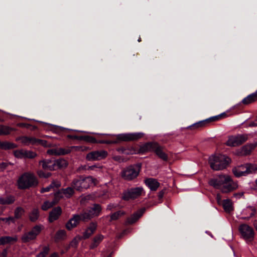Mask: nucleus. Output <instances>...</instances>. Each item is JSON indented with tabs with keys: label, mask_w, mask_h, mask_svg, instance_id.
<instances>
[{
	"label": "nucleus",
	"mask_w": 257,
	"mask_h": 257,
	"mask_svg": "<svg viewBox=\"0 0 257 257\" xmlns=\"http://www.w3.org/2000/svg\"><path fill=\"white\" fill-rule=\"evenodd\" d=\"M209 184L216 189H219L223 193H228L238 188L237 182L232 180L231 177L227 174H220L211 179Z\"/></svg>",
	"instance_id": "obj_1"
},
{
	"label": "nucleus",
	"mask_w": 257,
	"mask_h": 257,
	"mask_svg": "<svg viewBox=\"0 0 257 257\" xmlns=\"http://www.w3.org/2000/svg\"><path fill=\"white\" fill-rule=\"evenodd\" d=\"M100 135H106L114 136L113 135L110 134H100ZM143 133H124L115 135L116 138L115 141H97L94 138L91 136H85L83 139L87 142L91 143H100V144H116L121 141H137L144 136Z\"/></svg>",
	"instance_id": "obj_2"
},
{
	"label": "nucleus",
	"mask_w": 257,
	"mask_h": 257,
	"mask_svg": "<svg viewBox=\"0 0 257 257\" xmlns=\"http://www.w3.org/2000/svg\"><path fill=\"white\" fill-rule=\"evenodd\" d=\"M97 180L92 176L83 177L80 176L75 179L71 183V186L76 190L79 191H83L93 186L96 185Z\"/></svg>",
	"instance_id": "obj_3"
},
{
	"label": "nucleus",
	"mask_w": 257,
	"mask_h": 257,
	"mask_svg": "<svg viewBox=\"0 0 257 257\" xmlns=\"http://www.w3.org/2000/svg\"><path fill=\"white\" fill-rule=\"evenodd\" d=\"M38 181L33 173L27 172L23 174L17 181V185L19 189H26L36 186Z\"/></svg>",
	"instance_id": "obj_4"
},
{
	"label": "nucleus",
	"mask_w": 257,
	"mask_h": 257,
	"mask_svg": "<svg viewBox=\"0 0 257 257\" xmlns=\"http://www.w3.org/2000/svg\"><path fill=\"white\" fill-rule=\"evenodd\" d=\"M230 161V159L228 157L222 155H212L209 158L210 167L214 171L226 168Z\"/></svg>",
	"instance_id": "obj_5"
},
{
	"label": "nucleus",
	"mask_w": 257,
	"mask_h": 257,
	"mask_svg": "<svg viewBox=\"0 0 257 257\" xmlns=\"http://www.w3.org/2000/svg\"><path fill=\"white\" fill-rule=\"evenodd\" d=\"M232 172L235 176L239 177L249 174L257 172V165L246 164L234 168Z\"/></svg>",
	"instance_id": "obj_6"
},
{
	"label": "nucleus",
	"mask_w": 257,
	"mask_h": 257,
	"mask_svg": "<svg viewBox=\"0 0 257 257\" xmlns=\"http://www.w3.org/2000/svg\"><path fill=\"white\" fill-rule=\"evenodd\" d=\"M101 211V207L99 204H93L87 211L81 213L82 220H88L95 216H98Z\"/></svg>",
	"instance_id": "obj_7"
},
{
	"label": "nucleus",
	"mask_w": 257,
	"mask_h": 257,
	"mask_svg": "<svg viewBox=\"0 0 257 257\" xmlns=\"http://www.w3.org/2000/svg\"><path fill=\"white\" fill-rule=\"evenodd\" d=\"M42 226L36 225L30 231L25 233L22 237L23 242H28L36 238L38 235L41 232Z\"/></svg>",
	"instance_id": "obj_8"
},
{
	"label": "nucleus",
	"mask_w": 257,
	"mask_h": 257,
	"mask_svg": "<svg viewBox=\"0 0 257 257\" xmlns=\"http://www.w3.org/2000/svg\"><path fill=\"white\" fill-rule=\"evenodd\" d=\"M144 192V189L142 187L131 188L123 193L122 199L128 200L135 199L141 196Z\"/></svg>",
	"instance_id": "obj_9"
},
{
	"label": "nucleus",
	"mask_w": 257,
	"mask_h": 257,
	"mask_svg": "<svg viewBox=\"0 0 257 257\" xmlns=\"http://www.w3.org/2000/svg\"><path fill=\"white\" fill-rule=\"evenodd\" d=\"M239 231L247 242H250L254 238V231L253 229L247 224H243L239 227Z\"/></svg>",
	"instance_id": "obj_10"
},
{
	"label": "nucleus",
	"mask_w": 257,
	"mask_h": 257,
	"mask_svg": "<svg viewBox=\"0 0 257 257\" xmlns=\"http://www.w3.org/2000/svg\"><path fill=\"white\" fill-rule=\"evenodd\" d=\"M247 136L246 135H238L237 136H230L228 138L226 144L230 147H236L239 146L247 140Z\"/></svg>",
	"instance_id": "obj_11"
},
{
	"label": "nucleus",
	"mask_w": 257,
	"mask_h": 257,
	"mask_svg": "<svg viewBox=\"0 0 257 257\" xmlns=\"http://www.w3.org/2000/svg\"><path fill=\"white\" fill-rule=\"evenodd\" d=\"M139 174V170L137 168L130 166L122 172L121 176L125 180H132L136 178Z\"/></svg>",
	"instance_id": "obj_12"
},
{
	"label": "nucleus",
	"mask_w": 257,
	"mask_h": 257,
	"mask_svg": "<svg viewBox=\"0 0 257 257\" xmlns=\"http://www.w3.org/2000/svg\"><path fill=\"white\" fill-rule=\"evenodd\" d=\"M107 155V152L104 150L92 151L87 154L86 159L89 161L100 160L105 158Z\"/></svg>",
	"instance_id": "obj_13"
},
{
	"label": "nucleus",
	"mask_w": 257,
	"mask_h": 257,
	"mask_svg": "<svg viewBox=\"0 0 257 257\" xmlns=\"http://www.w3.org/2000/svg\"><path fill=\"white\" fill-rule=\"evenodd\" d=\"M97 224L96 222H91L83 232L82 237L84 239L89 238L95 232L97 228Z\"/></svg>",
	"instance_id": "obj_14"
},
{
	"label": "nucleus",
	"mask_w": 257,
	"mask_h": 257,
	"mask_svg": "<svg viewBox=\"0 0 257 257\" xmlns=\"http://www.w3.org/2000/svg\"><path fill=\"white\" fill-rule=\"evenodd\" d=\"M256 147L254 144H248L244 146L237 151V154L240 156H246L249 155Z\"/></svg>",
	"instance_id": "obj_15"
},
{
	"label": "nucleus",
	"mask_w": 257,
	"mask_h": 257,
	"mask_svg": "<svg viewBox=\"0 0 257 257\" xmlns=\"http://www.w3.org/2000/svg\"><path fill=\"white\" fill-rule=\"evenodd\" d=\"M80 220H82L81 214L80 215H74L73 217L70 219L66 225V228L70 230L76 226Z\"/></svg>",
	"instance_id": "obj_16"
},
{
	"label": "nucleus",
	"mask_w": 257,
	"mask_h": 257,
	"mask_svg": "<svg viewBox=\"0 0 257 257\" xmlns=\"http://www.w3.org/2000/svg\"><path fill=\"white\" fill-rule=\"evenodd\" d=\"M74 188L72 187H67L66 189H62L61 191H59L57 193L55 194V196L62 197L63 196L67 198H70L74 193Z\"/></svg>",
	"instance_id": "obj_17"
},
{
	"label": "nucleus",
	"mask_w": 257,
	"mask_h": 257,
	"mask_svg": "<svg viewBox=\"0 0 257 257\" xmlns=\"http://www.w3.org/2000/svg\"><path fill=\"white\" fill-rule=\"evenodd\" d=\"M154 152H155L156 155L162 160L164 161L168 160V155L164 151L163 148L158 144H157Z\"/></svg>",
	"instance_id": "obj_18"
},
{
	"label": "nucleus",
	"mask_w": 257,
	"mask_h": 257,
	"mask_svg": "<svg viewBox=\"0 0 257 257\" xmlns=\"http://www.w3.org/2000/svg\"><path fill=\"white\" fill-rule=\"evenodd\" d=\"M39 164L42 165V168L45 170L50 171L55 170L54 161L50 159L43 160L39 162Z\"/></svg>",
	"instance_id": "obj_19"
},
{
	"label": "nucleus",
	"mask_w": 257,
	"mask_h": 257,
	"mask_svg": "<svg viewBox=\"0 0 257 257\" xmlns=\"http://www.w3.org/2000/svg\"><path fill=\"white\" fill-rule=\"evenodd\" d=\"M62 212L61 209L60 207H57L54 208L49 214V220L50 222L57 220Z\"/></svg>",
	"instance_id": "obj_20"
},
{
	"label": "nucleus",
	"mask_w": 257,
	"mask_h": 257,
	"mask_svg": "<svg viewBox=\"0 0 257 257\" xmlns=\"http://www.w3.org/2000/svg\"><path fill=\"white\" fill-rule=\"evenodd\" d=\"M146 185L152 191H156L160 186V183L157 180L153 178H149L145 180Z\"/></svg>",
	"instance_id": "obj_21"
},
{
	"label": "nucleus",
	"mask_w": 257,
	"mask_h": 257,
	"mask_svg": "<svg viewBox=\"0 0 257 257\" xmlns=\"http://www.w3.org/2000/svg\"><path fill=\"white\" fill-rule=\"evenodd\" d=\"M255 209L254 207L248 206L243 209L242 211V215L244 218H249L253 216L255 213Z\"/></svg>",
	"instance_id": "obj_22"
},
{
	"label": "nucleus",
	"mask_w": 257,
	"mask_h": 257,
	"mask_svg": "<svg viewBox=\"0 0 257 257\" xmlns=\"http://www.w3.org/2000/svg\"><path fill=\"white\" fill-rule=\"evenodd\" d=\"M156 143H148L142 145L140 149V151L142 153L147 152H154L157 145Z\"/></svg>",
	"instance_id": "obj_23"
},
{
	"label": "nucleus",
	"mask_w": 257,
	"mask_h": 257,
	"mask_svg": "<svg viewBox=\"0 0 257 257\" xmlns=\"http://www.w3.org/2000/svg\"><path fill=\"white\" fill-rule=\"evenodd\" d=\"M70 151L69 150H66L62 148H59L49 150L47 153L51 155H64L69 154Z\"/></svg>",
	"instance_id": "obj_24"
},
{
	"label": "nucleus",
	"mask_w": 257,
	"mask_h": 257,
	"mask_svg": "<svg viewBox=\"0 0 257 257\" xmlns=\"http://www.w3.org/2000/svg\"><path fill=\"white\" fill-rule=\"evenodd\" d=\"M17 240L18 237L16 235L13 236H2L0 237V245L12 243L16 242Z\"/></svg>",
	"instance_id": "obj_25"
},
{
	"label": "nucleus",
	"mask_w": 257,
	"mask_h": 257,
	"mask_svg": "<svg viewBox=\"0 0 257 257\" xmlns=\"http://www.w3.org/2000/svg\"><path fill=\"white\" fill-rule=\"evenodd\" d=\"M144 210H141L134 213L130 217L128 218L126 221L128 224H133L136 222L143 215Z\"/></svg>",
	"instance_id": "obj_26"
},
{
	"label": "nucleus",
	"mask_w": 257,
	"mask_h": 257,
	"mask_svg": "<svg viewBox=\"0 0 257 257\" xmlns=\"http://www.w3.org/2000/svg\"><path fill=\"white\" fill-rule=\"evenodd\" d=\"M88 169L89 171H91L98 175L102 174L105 171V168L100 165L90 166V167H88Z\"/></svg>",
	"instance_id": "obj_27"
},
{
	"label": "nucleus",
	"mask_w": 257,
	"mask_h": 257,
	"mask_svg": "<svg viewBox=\"0 0 257 257\" xmlns=\"http://www.w3.org/2000/svg\"><path fill=\"white\" fill-rule=\"evenodd\" d=\"M68 166L67 161L63 159H60L54 161L55 170L58 169H63Z\"/></svg>",
	"instance_id": "obj_28"
},
{
	"label": "nucleus",
	"mask_w": 257,
	"mask_h": 257,
	"mask_svg": "<svg viewBox=\"0 0 257 257\" xmlns=\"http://www.w3.org/2000/svg\"><path fill=\"white\" fill-rule=\"evenodd\" d=\"M257 100V92H255L249 94L247 97L244 98L242 100V102L245 104H248L254 102Z\"/></svg>",
	"instance_id": "obj_29"
},
{
	"label": "nucleus",
	"mask_w": 257,
	"mask_h": 257,
	"mask_svg": "<svg viewBox=\"0 0 257 257\" xmlns=\"http://www.w3.org/2000/svg\"><path fill=\"white\" fill-rule=\"evenodd\" d=\"M104 238L103 235L102 234H98L93 238L92 242L90 246V248L92 249L97 247L98 244L102 241Z\"/></svg>",
	"instance_id": "obj_30"
},
{
	"label": "nucleus",
	"mask_w": 257,
	"mask_h": 257,
	"mask_svg": "<svg viewBox=\"0 0 257 257\" xmlns=\"http://www.w3.org/2000/svg\"><path fill=\"white\" fill-rule=\"evenodd\" d=\"M208 120L209 119H205L201 121H199L197 122H196L192 124V125H190L189 127L191 129H199L202 127H203L206 125V124L208 123Z\"/></svg>",
	"instance_id": "obj_31"
},
{
	"label": "nucleus",
	"mask_w": 257,
	"mask_h": 257,
	"mask_svg": "<svg viewBox=\"0 0 257 257\" xmlns=\"http://www.w3.org/2000/svg\"><path fill=\"white\" fill-rule=\"evenodd\" d=\"M61 185L59 181H53L49 186L43 188L41 190V193H44L46 192L50 191L52 189L54 188H58Z\"/></svg>",
	"instance_id": "obj_32"
},
{
	"label": "nucleus",
	"mask_w": 257,
	"mask_h": 257,
	"mask_svg": "<svg viewBox=\"0 0 257 257\" xmlns=\"http://www.w3.org/2000/svg\"><path fill=\"white\" fill-rule=\"evenodd\" d=\"M13 131H14V129L12 127L6 125H0L1 136L8 135Z\"/></svg>",
	"instance_id": "obj_33"
},
{
	"label": "nucleus",
	"mask_w": 257,
	"mask_h": 257,
	"mask_svg": "<svg viewBox=\"0 0 257 257\" xmlns=\"http://www.w3.org/2000/svg\"><path fill=\"white\" fill-rule=\"evenodd\" d=\"M222 206L226 212H230L233 210L232 203L229 199L224 200L222 202Z\"/></svg>",
	"instance_id": "obj_34"
},
{
	"label": "nucleus",
	"mask_w": 257,
	"mask_h": 257,
	"mask_svg": "<svg viewBox=\"0 0 257 257\" xmlns=\"http://www.w3.org/2000/svg\"><path fill=\"white\" fill-rule=\"evenodd\" d=\"M16 147V145L14 143H9L8 142L0 141V149L4 150H9L15 148Z\"/></svg>",
	"instance_id": "obj_35"
},
{
	"label": "nucleus",
	"mask_w": 257,
	"mask_h": 257,
	"mask_svg": "<svg viewBox=\"0 0 257 257\" xmlns=\"http://www.w3.org/2000/svg\"><path fill=\"white\" fill-rule=\"evenodd\" d=\"M15 197L12 196L6 197H0V204H10L13 203L15 201Z\"/></svg>",
	"instance_id": "obj_36"
},
{
	"label": "nucleus",
	"mask_w": 257,
	"mask_h": 257,
	"mask_svg": "<svg viewBox=\"0 0 257 257\" xmlns=\"http://www.w3.org/2000/svg\"><path fill=\"white\" fill-rule=\"evenodd\" d=\"M39 216V210L37 208L33 209L29 214V218L31 221H36Z\"/></svg>",
	"instance_id": "obj_37"
},
{
	"label": "nucleus",
	"mask_w": 257,
	"mask_h": 257,
	"mask_svg": "<svg viewBox=\"0 0 257 257\" xmlns=\"http://www.w3.org/2000/svg\"><path fill=\"white\" fill-rule=\"evenodd\" d=\"M35 138H29L27 137L21 138L22 142L25 145H29L30 144L34 145Z\"/></svg>",
	"instance_id": "obj_38"
},
{
	"label": "nucleus",
	"mask_w": 257,
	"mask_h": 257,
	"mask_svg": "<svg viewBox=\"0 0 257 257\" xmlns=\"http://www.w3.org/2000/svg\"><path fill=\"white\" fill-rule=\"evenodd\" d=\"M56 203V201H53L52 202L45 201L42 206V209L43 210H47L49 208L52 207Z\"/></svg>",
	"instance_id": "obj_39"
},
{
	"label": "nucleus",
	"mask_w": 257,
	"mask_h": 257,
	"mask_svg": "<svg viewBox=\"0 0 257 257\" xmlns=\"http://www.w3.org/2000/svg\"><path fill=\"white\" fill-rule=\"evenodd\" d=\"M25 210L22 207H17L15 210V218H20L24 213Z\"/></svg>",
	"instance_id": "obj_40"
},
{
	"label": "nucleus",
	"mask_w": 257,
	"mask_h": 257,
	"mask_svg": "<svg viewBox=\"0 0 257 257\" xmlns=\"http://www.w3.org/2000/svg\"><path fill=\"white\" fill-rule=\"evenodd\" d=\"M66 236V233L64 230H60L58 231L55 235L56 239H64Z\"/></svg>",
	"instance_id": "obj_41"
},
{
	"label": "nucleus",
	"mask_w": 257,
	"mask_h": 257,
	"mask_svg": "<svg viewBox=\"0 0 257 257\" xmlns=\"http://www.w3.org/2000/svg\"><path fill=\"white\" fill-rule=\"evenodd\" d=\"M50 250L49 246H45L43 247V250L40 252L37 255L36 257H46L48 254Z\"/></svg>",
	"instance_id": "obj_42"
},
{
	"label": "nucleus",
	"mask_w": 257,
	"mask_h": 257,
	"mask_svg": "<svg viewBox=\"0 0 257 257\" xmlns=\"http://www.w3.org/2000/svg\"><path fill=\"white\" fill-rule=\"evenodd\" d=\"M25 152L24 150H16L14 152L15 156L18 158H25Z\"/></svg>",
	"instance_id": "obj_43"
},
{
	"label": "nucleus",
	"mask_w": 257,
	"mask_h": 257,
	"mask_svg": "<svg viewBox=\"0 0 257 257\" xmlns=\"http://www.w3.org/2000/svg\"><path fill=\"white\" fill-rule=\"evenodd\" d=\"M37 154L35 152L25 150L24 158L33 159L35 158Z\"/></svg>",
	"instance_id": "obj_44"
},
{
	"label": "nucleus",
	"mask_w": 257,
	"mask_h": 257,
	"mask_svg": "<svg viewBox=\"0 0 257 257\" xmlns=\"http://www.w3.org/2000/svg\"><path fill=\"white\" fill-rule=\"evenodd\" d=\"M123 214H124V212L123 211H118L117 212H116L111 215V216H110L111 220H116Z\"/></svg>",
	"instance_id": "obj_45"
},
{
	"label": "nucleus",
	"mask_w": 257,
	"mask_h": 257,
	"mask_svg": "<svg viewBox=\"0 0 257 257\" xmlns=\"http://www.w3.org/2000/svg\"><path fill=\"white\" fill-rule=\"evenodd\" d=\"M34 145H41L44 147L47 146V142L45 140L37 139L35 138V141H34Z\"/></svg>",
	"instance_id": "obj_46"
},
{
	"label": "nucleus",
	"mask_w": 257,
	"mask_h": 257,
	"mask_svg": "<svg viewBox=\"0 0 257 257\" xmlns=\"http://www.w3.org/2000/svg\"><path fill=\"white\" fill-rule=\"evenodd\" d=\"M225 115V114L224 113H221L219 115L211 117L209 118H207V119L208 120V122L211 121H216L217 120H218L220 117H222L223 116Z\"/></svg>",
	"instance_id": "obj_47"
},
{
	"label": "nucleus",
	"mask_w": 257,
	"mask_h": 257,
	"mask_svg": "<svg viewBox=\"0 0 257 257\" xmlns=\"http://www.w3.org/2000/svg\"><path fill=\"white\" fill-rule=\"evenodd\" d=\"M38 175L40 177L42 178H48L51 176L50 173H44L43 171H39L38 172Z\"/></svg>",
	"instance_id": "obj_48"
},
{
	"label": "nucleus",
	"mask_w": 257,
	"mask_h": 257,
	"mask_svg": "<svg viewBox=\"0 0 257 257\" xmlns=\"http://www.w3.org/2000/svg\"><path fill=\"white\" fill-rule=\"evenodd\" d=\"M0 220L5 221L6 223H8V224H10V222H14L15 221L14 218L12 217H9L7 218H1Z\"/></svg>",
	"instance_id": "obj_49"
},
{
	"label": "nucleus",
	"mask_w": 257,
	"mask_h": 257,
	"mask_svg": "<svg viewBox=\"0 0 257 257\" xmlns=\"http://www.w3.org/2000/svg\"><path fill=\"white\" fill-rule=\"evenodd\" d=\"M7 166L8 164L6 163H0V172L3 171L4 169H5Z\"/></svg>",
	"instance_id": "obj_50"
},
{
	"label": "nucleus",
	"mask_w": 257,
	"mask_h": 257,
	"mask_svg": "<svg viewBox=\"0 0 257 257\" xmlns=\"http://www.w3.org/2000/svg\"><path fill=\"white\" fill-rule=\"evenodd\" d=\"M89 167H90V166H87V165L81 166L80 167H79L78 170H84L89 171V169H88Z\"/></svg>",
	"instance_id": "obj_51"
},
{
	"label": "nucleus",
	"mask_w": 257,
	"mask_h": 257,
	"mask_svg": "<svg viewBox=\"0 0 257 257\" xmlns=\"http://www.w3.org/2000/svg\"><path fill=\"white\" fill-rule=\"evenodd\" d=\"M71 149L76 151H81V146H72Z\"/></svg>",
	"instance_id": "obj_52"
},
{
	"label": "nucleus",
	"mask_w": 257,
	"mask_h": 257,
	"mask_svg": "<svg viewBox=\"0 0 257 257\" xmlns=\"http://www.w3.org/2000/svg\"><path fill=\"white\" fill-rule=\"evenodd\" d=\"M7 250L6 249L4 250L1 254V257H7Z\"/></svg>",
	"instance_id": "obj_53"
},
{
	"label": "nucleus",
	"mask_w": 257,
	"mask_h": 257,
	"mask_svg": "<svg viewBox=\"0 0 257 257\" xmlns=\"http://www.w3.org/2000/svg\"><path fill=\"white\" fill-rule=\"evenodd\" d=\"M81 237H77L75 238L73 241H72V243H74L75 244L77 243L78 239L80 240L81 239Z\"/></svg>",
	"instance_id": "obj_54"
},
{
	"label": "nucleus",
	"mask_w": 257,
	"mask_h": 257,
	"mask_svg": "<svg viewBox=\"0 0 257 257\" xmlns=\"http://www.w3.org/2000/svg\"><path fill=\"white\" fill-rule=\"evenodd\" d=\"M249 125L250 126H257V119L254 121L250 123Z\"/></svg>",
	"instance_id": "obj_55"
},
{
	"label": "nucleus",
	"mask_w": 257,
	"mask_h": 257,
	"mask_svg": "<svg viewBox=\"0 0 257 257\" xmlns=\"http://www.w3.org/2000/svg\"><path fill=\"white\" fill-rule=\"evenodd\" d=\"M89 149L88 148L86 147H83V146H81V151H86L87 150H88Z\"/></svg>",
	"instance_id": "obj_56"
},
{
	"label": "nucleus",
	"mask_w": 257,
	"mask_h": 257,
	"mask_svg": "<svg viewBox=\"0 0 257 257\" xmlns=\"http://www.w3.org/2000/svg\"><path fill=\"white\" fill-rule=\"evenodd\" d=\"M49 257H59L57 253L54 252L52 253Z\"/></svg>",
	"instance_id": "obj_57"
},
{
	"label": "nucleus",
	"mask_w": 257,
	"mask_h": 257,
	"mask_svg": "<svg viewBox=\"0 0 257 257\" xmlns=\"http://www.w3.org/2000/svg\"><path fill=\"white\" fill-rule=\"evenodd\" d=\"M164 192L163 191H160L159 193V197L160 198H161L163 197V195H164Z\"/></svg>",
	"instance_id": "obj_58"
},
{
	"label": "nucleus",
	"mask_w": 257,
	"mask_h": 257,
	"mask_svg": "<svg viewBox=\"0 0 257 257\" xmlns=\"http://www.w3.org/2000/svg\"><path fill=\"white\" fill-rule=\"evenodd\" d=\"M253 224L255 228L257 230V220L254 221Z\"/></svg>",
	"instance_id": "obj_59"
},
{
	"label": "nucleus",
	"mask_w": 257,
	"mask_h": 257,
	"mask_svg": "<svg viewBox=\"0 0 257 257\" xmlns=\"http://www.w3.org/2000/svg\"><path fill=\"white\" fill-rule=\"evenodd\" d=\"M111 205H108L107 206V209L110 210V209H111Z\"/></svg>",
	"instance_id": "obj_60"
},
{
	"label": "nucleus",
	"mask_w": 257,
	"mask_h": 257,
	"mask_svg": "<svg viewBox=\"0 0 257 257\" xmlns=\"http://www.w3.org/2000/svg\"><path fill=\"white\" fill-rule=\"evenodd\" d=\"M217 198L218 202H219V201H220V198L219 195H217Z\"/></svg>",
	"instance_id": "obj_61"
},
{
	"label": "nucleus",
	"mask_w": 257,
	"mask_h": 257,
	"mask_svg": "<svg viewBox=\"0 0 257 257\" xmlns=\"http://www.w3.org/2000/svg\"><path fill=\"white\" fill-rule=\"evenodd\" d=\"M255 183L256 186L257 187V179L255 181Z\"/></svg>",
	"instance_id": "obj_62"
},
{
	"label": "nucleus",
	"mask_w": 257,
	"mask_h": 257,
	"mask_svg": "<svg viewBox=\"0 0 257 257\" xmlns=\"http://www.w3.org/2000/svg\"><path fill=\"white\" fill-rule=\"evenodd\" d=\"M114 160H117V158H116V157H114Z\"/></svg>",
	"instance_id": "obj_63"
},
{
	"label": "nucleus",
	"mask_w": 257,
	"mask_h": 257,
	"mask_svg": "<svg viewBox=\"0 0 257 257\" xmlns=\"http://www.w3.org/2000/svg\"><path fill=\"white\" fill-rule=\"evenodd\" d=\"M46 137L50 138V137H49V136H46Z\"/></svg>",
	"instance_id": "obj_64"
}]
</instances>
